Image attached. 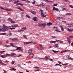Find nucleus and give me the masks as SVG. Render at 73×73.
<instances>
[{
  "label": "nucleus",
  "mask_w": 73,
  "mask_h": 73,
  "mask_svg": "<svg viewBox=\"0 0 73 73\" xmlns=\"http://www.w3.org/2000/svg\"><path fill=\"white\" fill-rule=\"evenodd\" d=\"M33 4H35V1H34V2L32 3Z\"/></svg>",
  "instance_id": "nucleus-59"
},
{
  "label": "nucleus",
  "mask_w": 73,
  "mask_h": 73,
  "mask_svg": "<svg viewBox=\"0 0 73 73\" xmlns=\"http://www.w3.org/2000/svg\"><path fill=\"white\" fill-rule=\"evenodd\" d=\"M16 28V27H14V28H10V29H11V30H12V29H15Z\"/></svg>",
  "instance_id": "nucleus-37"
},
{
  "label": "nucleus",
  "mask_w": 73,
  "mask_h": 73,
  "mask_svg": "<svg viewBox=\"0 0 73 73\" xmlns=\"http://www.w3.org/2000/svg\"><path fill=\"white\" fill-rule=\"evenodd\" d=\"M12 55H11V54H9L8 53H6L5 55H2L0 54V57H2V58H6L7 57H8V56H12Z\"/></svg>",
  "instance_id": "nucleus-2"
},
{
  "label": "nucleus",
  "mask_w": 73,
  "mask_h": 73,
  "mask_svg": "<svg viewBox=\"0 0 73 73\" xmlns=\"http://www.w3.org/2000/svg\"><path fill=\"white\" fill-rule=\"evenodd\" d=\"M37 49L38 50H41L42 49H44V48L41 47H38L37 48Z\"/></svg>",
  "instance_id": "nucleus-5"
},
{
  "label": "nucleus",
  "mask_w": 73,
  "mask_h": 73,
  "mask_svg": "<svg viewBox=\"0 0 73 73\" xmlns=\"http://www.w3.org/2000/svg\"><path fill=\"white\" fill-rule=\"evenodd\" d=\"M26 17H27L29 18V19H30V18H31V17H30V16H29L28 15H26Z\"/></svg>",
  "instance_id": "nucleus-38"
},
{
  "label": "nucleus",
  "mask_w": 73,
  "mask_h": 73,
  "mask_svg": "<svg viewBox=\"0 0 73 73\" xmlns=\"http://www.w3.org/2000/svg\"><path fill=\"white\" fill-rule=\"evenodd\" d=\"M21 50V51H23V48L21 47H17V49L16 50H11V51L12 52H15V50Z\"/></svg>",
  "instance_id": "nucleus-3"
},
{
  "label": "nucleus",
  "mask_w": 73,
  "mask_h": 73,
  "mask_svg": "<svg viewBox=\"0 0 73 73\" xmlns=\"http://www.w3.org/2000/svg\"><path fill=\"white\" fill-rule=\"evenodd\" d=\"M69 7H71V8H73V5H69Z\"/></svg>",
  "instance_id": "nucleus-52"
},
{
  "label": "nucleus",
  "mask_w": 73,
  "mask_h": 73,
  "mask_svg": "<svg viewBox=\"0 0 73 73\" xmlns=\"http://www.w3.org/2000/svg\"><path fill=\"white\" fill-rule=\"evenodd\" d=\"M55 46L56 47H57V48H58V44H54Z\"/></svg>",
  "instance_id": "nucleus-28"
},
{
  "label": "nucleus",
  "mask_w": 73,
  "mask_h": 73,
  "mask_svg": "<svg viewBox=\"0 0 73 73\" xmlns=\"http://www.w3.org/2000/svg\"><path fill=\"white\" fill-rule=\"evenodd\" d=\"M8 42H9V40H7L6 42V43H8Z\"/></svg>",
  "instance_id": "nucleus-63"
},
{
  "label": "nucleus",
  "mask_w": 73,
  "mask_h": 73,
  "mask_svg": "<svg viewBox=\"0 0 73 73\" xmlns=\"http://www.w3.org/2000/svg\"><path fill=\"white\" fill-rule=\"evenodd\" d=\"M31 43H32V44H37V43H36V42H35L33 41H31L30 42V44Z\"/></svg>",
  "instance_id": "nucleus-23"
},
{
  "label": "nucleus",
  "mask_w": 73,
  "mask_h": 73,
  "mask_svg": "<svg viewBox=\"0 0 73 73\" xmlns=\"http://www.w3.org/2000/svg\"><path fill=\"white\" fill-rule=\"evenodd\" d=\"M31 12L32 13H33V15H36V12H35V11H31Z\"/></svg>",
  "instance_id": "nucleus-24"
},
{
  "label": "nucleus",
  "mask_w": 73,
  "mask_h": 73,
  "mask_svg": "<svg viewBox=\"0 0 73 73\" xmlns=\"http://www.w3.org/2000/svg\"><path fill=\"white\" fill-rule=\"evenodd\" d=\"M4 46L5 47H9V45H5Z\"/></svg>",
  "instance_id": "nucleus-57"
},
{
  "label": "nucleus",
  "mask_w": 73,
  "mask_h": 73,
  "mask_svg": "<svg viewBox=\"0 0 73 73\" xmlns=\"http://www.w3.org/2000/svg\"><path fill=\"white\" fill-rule=\"evenodd\" d=\"M0 64L1 65H2V64H3V62L1 61V60H0Z\"/></svg>",
  "instance_id": "nucleus-33"
},
{
  "label": "nucleus",
  "mask_w": 73,
  "mask_h": 73,
  "mask_svg": "<svg viewBox=\"0 0 73 73\" xmlns=\"http://www.w3.org/2000/svg\"><path fill=\"white\" fill-rule=\"evenodd\" d=\"M0 8L2 9H4V8H3V7L2 6H1V7H0Z\"/></svg>",
  "instance_id": "nucleus-46"
},
{
  "label": "nucleus",
  "mask_w": 73,
  "mask_h": 73,
  "mask_svg": "<svg viewBox=\"0 0 73 73\" xmlns=\"http://www.w3.org/2000/svg\"><path fill=\"white\" fill-rule=\"evenodd\" d=\"M23 37L25 38V39H27V36L26 35H23Z\"/></svg>",
  "instance_id": "nucleus-17"
},
{
  "label": "nucleus",
  "mask_w": 73,
  "mask_h": 73,
  "mask_svg": "<svg viewBox=\"0 0 73 73\" xmlns=\"http://www.w3.org/2000/svg\"><path fill=\"white\" fill-rule=\"evenodd\" d=\"M56 7H54L52 9V11H54V10H56Z\"/></svg>",
  "instance_id": "nucleus-35"
},
{
  "label": "nucleus",
  "mask_w": 73,
  "mask_h": 73,
  "mask_svg": "<svg viewBox=\"0 0 73 73\" xmlns=\"http://www.w3.org/2000/svg\"><path fill=\"white\" fill-rule=\"evenodd\" d=\"M16 18H17H17L19 17V15H16Z\"/></svg>",
  "instance_id": "nucleus-53"
},
{
  "label": "nucleus",
  "mask_w": 73,
  "mask_h": 73,
  "mask_svg": "<svg viewBox=\"0 0 73 73\" xmlns=\"http://www.w3.org/2000/svg\"><path fill=\"white\" fill-rule=\"evenodd\" d=\"M5 62H9V61L8 60L5 61Z\"/></svg>",
  "instance_id": "nucleus-64"
},
{
  "label": "nucleus",
  "mask_w": 73,
  "mask_h": 73,
  "mask_svg": "<svg viewBox=\"0 0 73 73\" xmlns=\"http://www.w3.org/2000/svg\"><path fill=\"white\" fill-rule=\"evenodd\" d=\"M27 27H23V28H22V29H24V30H26V29H27Z\"/></svg>",
  "instance_id": "nucleus-29"
},
{
  "label": "nucleus",
  "mask_w": 73,
  "mask_h": 73,
  "mask_svg": "<svg viewBox=\"0 0 73 73\" xmlns=\"http://www.w3.org/2000/svg\"><path fill=\"white\" fill-rule=\"evenodd\" d=\"M17 5H21V6H23V4L22 3H17Z\"/></svg>",
  "instance_id": "nucleus-20"
},
{
  "label": "nucleus",
  "mask_w": 73,
  "mask_h": 73,
  "mask_svg": "<svg viewBox=\"0 0 73 73\" xmlns=\"http://www.w3.org/2000/svg\"><path fill=\"white\" fill-rule=\"evenodd\" d=\"M60 27L62 31H64V28L62 27L61 26H60Z\"/></svg>",
  "instance_id": "nucleus-25"
},
{
  "label": "nucleus",
  "mask_w": 73,
  "mask_h": 73,
  "mask_svg": "<svg viewBox=\"0 0 73 73\" xmlns=\"http://www.w3.org/2000/svg\"><path fill=\"white\" fill-rule=\"evenodd\" d=\"M41 15L43 17H46V15H44V13L41 12Z\"/></svg>",
  "instance_id": "nucleus-9"
},
{
  "label": "nucleus",
  "mask_w": 73,
  "mask_h": 73,
  "mask_svg": "<svg viewBox=\"0 0 73 73\" xmlns=\"http://www.w3.org/2000/svg\"><path fill=\"white\" fill-rule=\"evenodd\" d=\"M68 28H71V27H72V26H71V24H68Z\"/></svg>",
  "instance_id": "nucleus-26"
},
{
  "label": "nucleus",
  "mask_w": 73,
  "mask_h": 73,
  "mask_svg": "<svg viewBox=\"0 0 73 73\" xmlns=\"http://www.w3.org/2000/svg\"><path fill=\"white\" fill-rule=\"evenodd\" d=\"M22 55L21 54H19V56H15V57H20L21 56H22Z\"/></svg>",
  "instance_id": "nucleus-39"
},
{
  "label": "nucleus",
  "mask_w": 73,
  "mask_h": 73,
  "mask_svg": "<svg viewBox=\"0 0 73 73\" xmlns=\"http://www.w3.org/2000/svg\"><path fill=\"white\" fill-rule=\"evenodd\" d=\"M11 23H12V24H13V23H16V22L14 21H11Z\"/></svg>",
  "instance_id": "nucleus-47"
},
{
  "label": "nucleus",
  "mask_w": 73,
  "mask_h": 73,
  "mask_svg": "<svg viewBox=\"0 0 73 73\" xmlns=\"http://www.w3.org/2000/svg\"><path fill=\"white\" fill-rule=\"evenodd\" d=\"M2 65H5V66H6V65H7V64L4 63H2Z\"/></svg>",
  "instance_id": "nucleus-44"
},
{
  "label": "nucleus",
  "mask_w": 73,
  "mask_h": 73,
  "mask_svg": "<svg viewBox=\"0 0 73 73\" xmlns=\"http://www.w3.org/2000/svg\"><path fill=\"white\" fill-rule=\"evenodd\" d=\"M46 24L45 23H44L43 24H40V26H41V27H45L46 26Z\"/></svg>",
  "instance_id": "nucleus-7"
},
{
  "label": "nucleus",
  "mask_w": 73,
  "mask_h": 73,
  "mask_svg": "<svg viewBox=\"0 0 73 73\" xmlns=\"http://www.w3.org/2000/svg\"><path fill=\"white\" fill-rule=\"evenodd\" d=\"M39 70L40 71V70L39 69H38L37 70H35V72H38V71H39Z\"/></svg>",
  "instance_id": "nucleus-50"
},
{
  "label": "nucleus",
  "mask_w": 73,
  "mask_h": 73,
  "mask_svg": "<svg viewBox=\"0 0 73 73\" xmlns=\"http://www.w3.org/2000/svg\"><path fill=\"white\" fill-rule=\"evenodd\" d=\"M60 41L61 42H60L59 43V44H61L62 43H63V42H64L63 41Z\"/></svg>",
  "instance_id": "nucleus-54"
},
{
  "label": "nucleus",
  "mask_w": 73,
  "mask_h": 73,
  "mask_svg": "<svg viewBox=\"0 0 73 73\" xmlns=\"http://www.w3.org/2000/svg\"><path fill=\"white\" fill-rule=\"evenodd\" d=\"M11 54L12 55H13V56H16V54L15 53H11Z\"/></svg>",
  "instance_id": "nucleus-31"
},
{
  "label": "nucleus",
  "mask_w": 73,
  "mask_h": 73,
  "mask_svg": "<svg viewBox=\"0 0 73 73\" xmlns=\"http://www.w3.org/2000/svg\"><path fill=\"white\" fill-rule=\"evenodd\" d=\"M53 23L54 25H56L57 24V21H55L53 22Z\"/></svg>",
  "instance_id": "nucleus-12"
},
{
  "label": "nucleus",
  "mask_w": 73,
  "mask_h": 73,
  "mask_svg": "<svg viewBox=\"0 0 73 73\" xmlns=\"http://www.w3.org/2000/svg\"><path fill=\"white\" fill-rule=\"evenodd\" d=\"M39 45L40 47H42L43 46L42 45V44H39Z\"/></svg>",
  "instance_id": "nucleus-55"
},
{
  "label": "nucleus",
  "mask_w": 73,
  "mask_h": 73,
  "mask_svg": "<svg viewBox=\"0 0 73 73\" xmlns=\"http://www.w3.org/2000/svg\"><path fill=\"white\" fill-rule=\"evenodd\" d=\"M3 28L2 29H0V32H5L6 31V29L8 30V29H10V27H8L3 25Z\"/></svg>",
  "instance_id": "nucleus-1"
},
{
  "label": "nucleus",
  "mask_w": 73,
  "mask_h": 73,
  "mask_svg": "<svg viewBox=\"0 0 73 73\" xmlns=\"http://www.w3.org/2000/svg\"><path fill=\"white\" fill-rule=\"evenodd\" d=\"M15 61H12V62H11V64H12L13 65V64H15Z\"/></svg>",
  "instance_id": "nucleus-36"
},
{
  "label": "nucleus",
  "mask_w": 73,
  "mask_h": 73,
  "mask_svg": "<svg viewBox=\"0 0 73 73\" xmlns=\"http://www.w3.org/2000/svg\"><path fill=\"white\" fill-rule=\"evenodd\" d=\"M52 23L49 22L47 23V25L48 26H50V25H52Z\"/></svg>",
  "instance_id": "nucleus-14"
},
{
  "label": "nucleus",
  "mask_w": 73,
  "mask_h": 73,
  "mask_svg": "<svg viewBox=\"0 0 73 73\" xmlns=\"http://www.w3.org/2000/svg\"><path fill=\"white\" fill-rule=\"evenodd\" d=\"M26 3H30V2L29 1H26Z\"/></svg>",
  "instance_id": "nucleus-61"
},
{
  "label": "nucleus",
  "mask_w": 73,
  "mask_h": 73,
  "mask_svg": "<svg viewBox=\"0 0 73 73\" xmlns=\"http://www.w3.org/2000/svg\"><path fill=\"white\" fill-rule=\"evenodd\" d=\"M19 26L18 25H16L15 24H14L12 26H11V27H12L13 28H14V27H17Z\"/></svg>",
  "instance_id": "nucleus-6"
},
{
  "label": "nucleus",
  "mask_w": 73,
  "mask_h": 73,
  "mask_svg": "<svg viewBox=\"0 0 73 73\" xmlns=\"http://www.w3.org/2000/svg\"><path fill=\"white\" fill-rule=\"evenodd\" d=\"M52 52H54V53H58V52H60L59 50L58 51H55L54 50H52Z\"/></svg>",
  "instance_id": "nucleus-13"
},
{
  "label": "nucleus",
  "mask_w": 73,
  "mask_h": 73,
  "mask_svg": "<svg viewBox=\"0 0 73 73\" xmlns=\"http://www.w3.org/2000/svg\"><path fill=\"white\" fill-rule=\"evenodd\" d=\"M67 31H68V32H72L73 31V30H72L71 29H67Z\"/></svg>",
  "instance_id": "nucleus-21"
},
{
  "label": "nucleus",
  "mask_w": 73,
  "mask_h": 73,
  "mask_svg": "<svg viewBox=\"0 0 73 73\" xmlns=\"http://www.w3.org/2000/svg\"><path fill=\"white\" fill-rule=\"evenodd\" d=\"M46 1H47V2H48V3H52V1H48V0H46Z\"/></svg>",
  "instance_id": "nucleus-34"
},
{
  "label": "nucleus",
  "mask_w": 73,
  "mask_h": 73,
  "mask_svg": "<svg viewBox=\"0 0 73 73\" xmlns=\"http://www.w3.org/2000/svg\"><path fill=\"white\" fill-rule=\"evenodd\" d=\"M33 20H34V21H37V18L36 17H34L33 18Z\"/></svg>",
  "instance_id": "nucleus-15"
},
{
  "label": "nucleus",
  "mask_w": 73,
  "mask_h": 73,
  "mask_svg": "<svg viewBox=\"0 0 73 73\" xmlns=\"http://www.w3.org/2000/svg\"><path fill=\"white\" fill-rule=\"evenodd\" d=\"M29 44H30V42H24V45H27Z\"/></svg>",
  "instance_id": "nucleus-11"
},
{
  "label": "nucleus",
  "mask_w": 73,
  "mask_h": 73,
  "mask_svg": "<svg viewBox=\"0 0 73 73\" xmlns=\"http://www.w3.org/2000/svg\"><path fill=\"white\" fill-rule=\"evenodd\" d=\"M34 68L35 69H38L39 67L36 66V67H35Z\"/></svg>",
  "instance_id": "nucleus-45"
},
{
  "label": "nucleus",
  "mask_w": 73,
  "mask_h": 73,
  "mask_svg": "<svg viewBox=\"0 0 73 73\" xmlns=\"http://www.w3.org/2000/svg\"><path fill=\"white\" fill-rule=\"evenodd\" d=\"M67 58H68V59H71L72 60H73V58L70 57V56L69 55H67L66 56Z\"/></svg>",
  "instance_id": "nucleus-8"
},
{
  "label": "nucleus",
  "mask_w": 73,
  "mask_h": 73,
  "mask_svg": "<svg viewBox=\"0 0 73 73\" xmlns=\"http://www.w3.org/2000/svg\"><path fill=\"white\" fill-rule=\"evenodd\" d=\"M52 37L53 38H58L57 37H56V36H52Z\"/></svg>",
  "instance_id": "nucleus-42"
},
{
  "label": "nucleus",
  "mask_w": 73,
  "mask_h": 73,
  "mask_svg": "<svg viewBox=\"0 0 73 73\" xmlns=\"http://www.w3.org/2000/svg\"><path fill=\"white\" fill-rule=\"evenodd\" d=\"M8 21H10L11 22V21H12V19H11V18H9L8 19Z\"/></svg>",
  "instance_id": "nucleus-43"
},
{
  "label": "nucleus",
  "mask_w": 73,
  "mask_h": 73,
  "mask_svg": "<svg viewBox=\"0 0 73 73\" xmlns=\"http://www.w3.org/2000/svg\"><path fill=\"white\" fill-rule=\"evenodd\" d=\"M36 6L37 7H39L40 6V7H41L42 6V5H36Z\"/></svg>",
  "instance_id": "nucleus-51"
},
{
  "label": "nucleus",
  "mask_w": 73,
  "mask_h": 73,
  "mask_svg": "<svg viewBox=\"0 0 73 73\" xmlns=\"http://www.w3.org/2000/svg\"><path fill=\"white\" fill-rule=\"evenodd\" d=\"M55 10L57 11H59V9H58V8H56L55 9Z\"/></svg>",
  "instance_id": "nucleus-49"
},
{
  "label": "nucleus",
  "mask_w": 73,
  "mask_h": 73,
  "mask_svg": "<svg viewBox=\"0 0 73 73\" xmlns=\"http://www.w3.org/2000/svg\"><path fill=\"white\" fill-rule=\"evenodd\" d=\"M58 5V4L56 3V4H54V6H57Z\"/></svg>",
  "instance_id": "nucleus-56"
},
{
  "label": "nucleus",
  "mask_w": 73,
  "mask_h": 73,
  "mask_svg": "<svg viewBox=\"0 0 73 73\" xmlns=\"http://www.w3.org/2000/svg\"><path fill=\"white\" fill-rule=\"evenodd\" d=\"M54 29H57V27H54Z\"/></svg>",
  "instance_id": "nucleus-62"
},
{
  "label": "nucleus",
  "mask_w": 73,
  "mask_h": 73,
  "mask_svg": "<svg viewBox=\"0 0 73 73\" xmlns=\"http://www.w3.org/2000/svg\"><path fill=\"white\" fill-rule=\"evenodd\" d=\"M12 40L13 41H18V39L17 38H15L14 39H12Z\"/></svg>",
  "instance_id": "nucleus-10"
},
{
  "label": "nucleus",
  "mask_w": 73,
  "mask_h": 73,
  "mask_svg": "<svg viewBox=\"0 0 73 73\" xmlns=\"http://www.w3.org/2000/svg\"><path fill=\"white\" fill-rule=\"evenodd\" d=\"M49 58V57L48 56H46L45 57L44 59L45 60H48Z\"/></svg>",
  "instance_id": "nucleus-18"
},
{
  "label": "nucleus",
  "mask_w": 73,
  "mask_h": 73,
  "mask_svg": "<svg viewBox=\"0 0 73 73\" xmlns=\"http://www.w3.org/2000/svg\"><path fill=\"white\" fill-rule=\"evenodd\" d=\"M62 11H66V9H65V8H62Z\"/></svg>",
  "instance_id": "nucleus-41"
},
{
  "label": "nucleus",
  "mask_w": 73,
  "mask_h": 73,
  "mask_svg": "<svg viewBox=\"0 0 73 73\" xmlns=\"http://www.w3.org/2000/svg\"><path fill=\"white\" fill-rule=\"evenodd\" d=\"M33 56H34V54L33 53H31L29 55V57L30 58H33Z\"/></svg>",
  "instance_id": "nucleus-4"
},
{
  "label": "nucleus",
  "mask_w": 73,
  "mask_h": 73,
  "mask_svg": "<svg viewBox=\"0 0 73 73\" xmlns=\"http://www.w3.org/2000/svg\"><path fill=\"white\" fill-rule=\"evenodd\" d=\"M10 45L12 46H13V47H15V46H13V44L11 43V44H10Z\"/></svg>",
  "instance_id": "nucleus-48"
},
{
  "label": "nucleus",
  "mask_w": 73,
  "mask_h": 73,
  "mask_svg": "<svg viewBox=\"0 0 73 73\" xmlns=\"http://www.w3.org/2000/svg\"><path fill=\"white\" fill-rule=\"evenodd\" d=\"M60 7L61 8H64V7H65V5H63V6H60Z\"/></svg>",
  "instance_id": "nucleus-30"
},
{
  "label": "nucleus",
  "mask_w": 73,
  "mask_h": 73,
  "mask_svg": "<svg viewBox=\"0 0 73 73\" xmlns=\"http://www.w3.org/2000/svg\"><path fill=\"white\" fill-rule=\"evenodd\" d=\"M69 38H72V37H73V36H69Z\"/></svg>",
  "instance_id": "nucleus-40"
},
{
  "label": "nucleus",
  "mask_w": 73,
  "mask_h": 73,
  "mask_svg": "<svg viewBox=\"0 0 73 73\" xmlns=\"http://www.w3.org/2000/svg\"><path fill=\"white\" fill-rule=\"evenodd\" d=\"M68 15L69 16H71V15H72V14L70 13H68Z\"/></svg>",
  "instance_id": "nucleus-58"
},
{
  "label": "nucleus",
  "mask_w": 73,
  "mask_h": 73,
  "mask_svg": "<svg viewBox=\"0 0 73 73\" xmlns=\"http://www.w3.org/2000/svg\"><path fill=\"white\" fill-rule=\"evenodd\" d=\"M32 49H30L28 51V53L29 54L31 53H32Z\"/></svg>",
  "instance_id": "nucleus-19"
},
{
  "label": "nucleus",
  "mask_w": 73,
  "mask_h": 73,
  "mask_svg": "<svg viewBox=\"0 0 73 73\" xmlns=\"http://www.w3.org/2000/svg\"><path fill=\"white\" fill-rule=\"evenodd\" d=\"M10 70H14V71H15V70H16V69H15V68H11L10 69Z\"/></svg>",
  "instance_id": "nucleus-22"
},
{
  "label": "nucleus",
  "mask_w": 73,
  "mask_h": 73,
  "mask_svg": "<svg viewBox=\"0 0 73 73\" xmlns=\"http://www.w3.org/2000/svg\"><path fill=\"white\" fill-rule=\"evenodd\" d=\"M19 0H18L17 1H15L14 2V4H16V3H19Z\"/></svg>",
  "instance_id": "nucleus-32"
},
{
  "label": "nucleus",
  "mask_w": 73,
  "mask_h": 73,
  "mask_svg": "<svg viewBox=\"0 0 73 73\" xmlns=\"http://www.w3.org/2000/svg\"><path fill=\"white\" fill-rule=\"evenodd\" d=\"M12 33H11V31H9V35L10 36H11V35H12Z\"/></svg>",
  "instance_id": "nucleus-27"
},
{
  "label": "nucleus",
  "mask_w": 73,
  "mask_h": 73,
  "mask_svg": "<svg viewBox=\"0 0 73 73\" xmlns=\"http://www.w3.org/2000/svg\"><path fill=\"white\" fill-rule=\"evenodd\" d=\"M62 23H66V22L65 21H62Z\"/></svg>",
  "instance_id": "nucleus-60"
},
{
  "label": "nucleus",
  "mask_w": 73,
  "mask_h": 73,
  "mask_svg": "<svg viewBox=\"0 0 73 73\" xmlns=\"http://www.w3.org/2000/svg\"><path fill=\"white\" fill-rule=\"evenodd\" d=\"M50 42V44H53V43H55L56 41H53L51 40V41H49Z\"/></svg>",
  "instance_id": "nucleus-16"
}]
</instances>
